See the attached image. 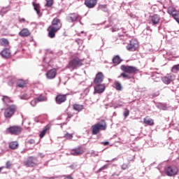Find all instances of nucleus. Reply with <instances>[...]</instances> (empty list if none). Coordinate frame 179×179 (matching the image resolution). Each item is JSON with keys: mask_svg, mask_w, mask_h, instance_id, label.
<instances>
[{"mask_svg": "<svg viewBox=\"0 0 179 179\" xmlns=\"http://www.w3.org/2000/svg\"><path fill=\"white\" fill-rule=\"evenodd\" d=\"M143 123L145 124V125H150V127L155 125V122L153 121V120L149 118V117L148 116L143 119Z\"/></svg>", "mask_w": 179, "mask_h": 179, "instance_id": "nucleus-21", "label": "nucleus"}, {"mask_svg": "<svg viewBox=\"0 0 179 179\" xmlns=\"http://www.w3.org/2000/svg\"><path fill=\"white\" fill-rule=\"evenodd\" d=\"M102 145H104V146H107V145H110V142H108V141L103 142Z\"/></svg>", "mask_w": 179, "mask_h": 179, "instance_id": "nucleus-42", "label": "nucleus"}, {"mask_svg": "<svg viewBox=\"0 0 179 179\" xmlns=\"http://www.w3.org/2000/svg\"><path fill=\"white\" fill-rule=\"evenodd\" d=\"M119 107H122V105H119Z\"/></svg>", "mask_w": 179, "mask_h": 179, "instance_id": "nucleus-46", "label": "nucleus"}, {"mask_svg": "<svg viewBox=\"0 0 179 179\" xmlns=\"http://www.w3.org/2000/svg\"><path fill=\"white\" fill-rule=\"evenodd\" d=\"M0 45L2 47H8L9 46V41L7 38H2L0 39Z\"/></svg>", "mask_w": 179, "mask_h": 179, "instance_id": "nucleus-24", "label": "nucleus"}, {"mask_svg": "<svg viewBox=\"0 0 179 179\" xmlns=\"http://www.w3.org/2000/svg\"><path fill=\"white\" fill-rule=\"evenodd\" d=\"M28 143H29V145H34V143H36V141H34V139H30L28 141Z\"/></svg>", "mask_w": 179, "mask_h": 179, "instance_id": "nucleus-38", "label": "nucleus"}, {"mask_svg": "<svg viewBox=\"0 0 179 179\" xmlns=\"http://www.w3.org/2000/svg\"><path fill=\"white\" fill-rule=\"evenodd\" d=\"M174 79H176V76L173 74H167V76L162 78V81L165 85H170Z\"/></svg>", "mask_w": 179, "mask_h": 179, "instance_id": "nucleus-10", "label": "nucleus"}, {"mask_svg": "<svg viewBox=\"0 0 179 179\" xmlns=\"http://www.w3.org/2000/svg\"><path fill=\"white\" fill-rule=\"evenodd\" d=\"M84 152L85 151L83 150V148L79 147L72 150L71 155H72L73 156H79L80 155H83Z\"/></svg>", "mask_w": 179, "mask_h": 179, "instance_id": "nucleus-17", "label": "nucleus"}, {"mask_svg": "<svg viewBox=\"0 0 179 179\" xmlns=\"http://www.w3.org/2000/svg\"><path fill=\"white\" fill-rule=\"evenodd\" d=\"M55 178H54V177H52V178H49V179H55Z\"/></svg>", "mask_w": 179, "mask_h": 179, "instance_id": "nucleus-45", "label": "nucleus"}, {"mask_svg": "<svg viewBox=\"0 0 179 179\" xmlns=\"http://www.w3.org/2000/svg\"><path fill=\"white\" fill-rule=\"evenodd\" d=\"M85 108V106L83 105L75 103L73 105V110H75V111H78V113H80L82 110Z\"/></svg>", "mask_w": 179, "mask_h": 179, "instance_id": "nucleus-22", "label": "nucleus"}, {"mask_svg": "<svg viewBox=\"0 0 179 179\" xmlns=\"http://www.w3.org/2000/svg\"><path fill=\"white\" fill-rule=\"evenodd\" d=\"M0 55H1L3 58H10V57H12V53L9 48H5L0 52Z\"/></svg>", "mask_w": 179, "mask_h": 179, "instance_id": "nucleus-16", "label": "nucleus"}, {"mask_svg": "<svg viewBox=\"0 0 179 179\" xmlns=\"http://www.w3.org/2000/svg\"><path fill=\"white\" fill-rule=\"evenodd\" d=\"M36 101H47V97L43 96L42 95H40L37 98H36Z\"/></svg>", "mask_w": 179, "mask_h": 179, "instance_id": "nucleus-32", "label": "nucleus"}, {"mask_svg": "<svg viewBox=\"0 0 179 179\" xmlns=\"http://www.w3.org/2000/svg\"><path fill=\"white\" fill-rule=\"evenodd\" d=\"M126 48L128 51H137L139 48V43L136 39H131Z\"/></svg>", "mask_w": 179, "mask_h": 179, "instance_id": "nucleus-8", "label": "nucleus"}, {"mask_svg": "<svg viewBox=\"0 0 179 179\" xmlns=\"http://www.w3.org/2000/svg\"><path fill=\"white\" fill-rule=\"evenodd\" d=\"M113 62L115 65H120V64H121V58L120 56H115L113 59Z\"/></svg>", "mask_w": 179, "mask_h": 179, "instance_id": "nucleus-28", "label": "nucleus"}, {"mask_svg": "<svg viewBox=\"0 0 179 179\" xmlns=\"http://www.w3.org/2000/svg\"><path fill=\"white\" fill-rule=\"evenodd\" d=\"M104 80V74H103L101 72H99L94 79V85H99L103 83V81Z\"/></svg>", "mask_w": 179, "mask_h": 179, "instance_id": "nucleus-12", "label": "nucleus"}, {"mask_svg": "<svg viewBox=\"0 0 179 179\" xmlns=\"http://www.w3.org/2000/svg\"><path fill=\"white\" fill-rule=\"evenodd\" d=\"M9 148L10 149H17L19 148V143L17 141H12L9 143Z\"/></svg>", "mask_w": 179, "mask_h": 179, "instance_id": "nucleus-27", "label": "nucleus"}, {"mask_svg": "<svg viewBox=\"0 0 179 179\" xmlns=\"http://www.w3.org/2000/svg\"><path fill=\"white\" fill-rule=\"evenodd\" d=\"M64 138H66V139H72V138H73V134H71L69 133H66L65 135H64Z\"/></svg>", "mask_w": 179, "mask_h": 179, "instance_id": "nucleus-34", "label": "nucleus"}, {"mask_svg": "<svg viewBox=\"0 0 179 179\" xmlns=\"http://www.w3.org/2000/svg\"><path fill=\"white\" fill-rule=\"evenodd\" d=\"M67 118L66 120H70V118H72L73 117V114H71V113H67Z\"/></svg>", "mask_w": 179, "mask_h": 179, "instance_id": "nucleus-40", "label": "nucleus"}, {"mask_svg": "<svg viewBox=\"0 0 179 179\" xmlns=\"http://www.w3.org/2000/svg\"><path fill=\"white\" fill-rule=\"evenodd\" d=\"M31 35V32H30V30L27 28H24L19 32V36L20 37H29V36Z\"/></svg>", "mask_w": 179, "mask_h": 179, "instance_id": "nucleus-18", "label": "nucleus"}, {"mask_svg": "<svg viewBox=\"0 0 179 179\" xmlns=\"http://www.w3.org/2000/svg\"><path fill=\"white\" fill-rule=\"evenodd\" d=\"M151 21L153 26H156V24H159L160 23V15L157 14H155L151 16Z\"/></svg>", "mask_w": 179, "mask_h": 179, "instance_id": "nucleus-20", "label": "nucleus"}, {"mask_svg": "<svg viewBox=\"0 0 179 179\" xmlns=\"http://www.w3.org/2000/svg\"><path fill=\"white\" fill-rule=\"evenodd\" d=\"M97 2H99V0H85L84 3L89 9H93V8H96Z\"/></svg>", "mask_w": 179, "mask_h": 179, "instance_id": "nucleus-13", "label": "nucleus"}, {"mask_svg": "<svg viewBox=\"0 0 179 179\" xmlns=\"http://www.w3.org/2000/svg\"><path fill=\"white\" fill-rule=\"evenodd\" d=\"M24 86H26V81L23 80H20L17 81L18 87H24Z\"/></svg>", "mask_w": 179, "mask_h": 179, "instance_id": "nucleus-30", "label": "nucleus"}, {"mask_svg": "<svg viewBox=\"0 0 179 179\" xmlns=\"http://www.w3.org/2000/svg\"><path fill=\"white\" fill-rule=\"evenodd\" d=\"M12 166V163H10V161H8L6 162V169H10V166Z\"/></svg>", "mask_w": 179, "mask_h": 179, "instance_id": "nucleus-39", "label": "nucleus"}, {"mask_svg": "<svg viewBox=\"0 0 179 179\" xmlns=\"http://www.w3.org/2000/svg\"><path fill=\"white\" fill-rule=\"evenodd\" d=\"M32 4L34 6V10H36L37 15H38V16H41V12H40V4L36 3V2H33Z\"/></svg>", "mask_w": 179, "mask_h": 179, "instance_id": "nucleus-23", "label": "nucleus"}, {"mask_svg": "<svg viewBox=\"0 0 179 179\" xmlns=\"http://www.w3.org/2000/svg\"><path fill=\"white\" fill-rule=\"evenodd\" d=\"M62 27V23H61V20L58 17H55L52 24L48 27V36L50 38H55V34L61 30Z\"/></svg>", "mask_w": 179, "mask_h": 179, "instance_id": "nucleus-1", "label": "nucleus"}, {"mask_svg": "<svg viewBox=\"0 0 179 179\" xmlns=\"http://www.w3.org/2000/svg\"><path fill=\"white\" fill-rule=\"evenodd\" d=\"M37 103H38V102L37 101V99H34V100H32V101H31V105L32 106V107H36Z\"/></svg>", "mask_w": 179, "mask_h": 179, "instance_id": "nucleus-35", "label": "nucleus"}, {"mask_svg": "<svg viewBox=\"0 0 179 179\" xmlns=\"http://www.w3.org/2000/svg\"><path fill=\"white\" fill-rule=\"evenodd\" d=\"M92 135H97L100 134V131H106L107 129V124L105 121H102V123L99 122L91 127Z\"/></svg>", "mask_w": 179, "mask_h": 179, "instance_id": "nucleus-4", "label": "nucleus"}, {"mask_svg": "<svg viewBox=\"0 0 179 179\" xmlns=\"http://www.w3.org/2000/svg\"><path fill=\"white\" fill-rule=\"evenodd\" d=\"M2 101H3L6 106H9V104H10V103L13 102L12 99H10V98L8 96H3Z\"/></svg>", "mask_w": 179, "mask_h": 179, "instance_id": "nucleus-25", "label": "nucleus"}, {"mask_svg": "<svg viewBox=\"0 0 179 179\" xmlns=\"http://www.w3.org/2000/svg\"><path fill=\"white\" fill-rule=\"evenodd\" d=\"M129 115V110L125 108L124 112V117H127Z\"/></svg>", "mask_w": 179, "mask_h": 179, "instance_id": "nucleus-36", "label": "nucleus"}, {"mask_svg": "<svg viewBox=\"0 0 179 179\" xmlns=\"http://www.w3.org/2000/svg\"><path fill=\"white\" fill-rule=\"evenodd\" d=\"M94 93L101 94L106 90V84H95Z\"/></svg>", "mask_w": 179, "mask_h": 179, "instance_id": "nucleus-14", "label": "nucleus"}, {"mask_svg": "<svg viewBox=\"0 0 179 179\" xmlns=\"http://www.w3.org/2000/svg\"><path fill=\"white\" fill-rule=\"evenodd\" d=\"M134 83H135V80H134Z\"/></svg>", "mask_w": 179, "mask_h": 179, "instance_id": "nucleus-47", "label": "nucleus"}, {"mask_svg": "<svg viewBox=\"0 0 179 179\" xmlns=\"http://www.w3.org/2000/svg\"><path fill=\"white\" fill-rule=\"evenodd\" d=\"M165 173L168 177H174L178 174V167L175 165H171L166 168Z\"/></svg>", "mask_w": 179, "mask_h": 179, "instance_id": "nucleus-6", "label": "nucleus"}, {"mask_svg": "<svg viewBox=\"0 0 179 179\" xmlns=\"http://www.w3.org/2000/svg\"><path fill=\"white\" fill-rule=\"evenodd\" d=\"M66 96H68V94H57L55 97V101H56L57 104H62V103H65V101H66V100H67Z\"/></svg>", "mask_w": 179, "mask_h": 179, "instance_id": "nucleus-11", "label": "nucleus"}, {"mask_svg": "<svg viewBox=\"0 0 179 179\" xmlns=\"http://www.w3.org/2000/svg\"><path fill=\"white\" fill-rule=\"evenodd\" d=\"M45 76L48 79H55L57 76V69H52L49 70L46 73Z\"/></svg>", "mask_w": 179, "mask_h": 179, "instance_id": "nucleus-15", "label": "nucleus"}, {"mask_svg": "<svg viewBox=\"0 0 179 179\" xmlns=\"http://www.w3.org/2000/svg\"><path fill=\"white\" fill-rule=\"evenodd\" d=\"M54 5V0H47L46 6L48 8H51Z\"/></svg>", "mask_w": 179, "mask_h": 179, "instance_id": "nucleus-33", "label": "nucleus"}, {"mask_svg": "<svg viewBox=\"0 0 179 179\" xmlns=\"http://www.w3.org/2000/svg\"><path fill=\"white\" fill-rule=\"evenodd\" d=\"M114 85H115V89H116V90H118L119 92H121V90H122V85H121V83L118 81H115L114 83Z\"/></svg>", "mask_w": 179, "mask_h": 179, "instance_id": "nucleus-29", "label": "nucleus"}, {"mask_svg": "<svg viewBox=\"0 0 179 179\" xmlns=\"http://www.w3.org/2000/svg\"><path fill=\"white\" fill-rule=\"evenodd\" d=\"M2 169H3V167L0 168V173H1V171H2Z\"/></svg>", "mask_w": 179, "mask_h": 179, "instance_id": "nucleus-44", "label": "nucleus"}, {"mask_svg": "<svg viewBox=\"0 0 179 179\" xmlns=\"http://www.w3.org/2000/svg\"><path fill=\"white\" fill-rule=\"evenodd\" d=\"M37 158L29 157L26 161L24 162V165L26 167H34V166H37Z\"/></svg>", "mask_w": 179, "mask_h": 179, "instance_id": "nucleus-9", "label": "nucleus"}, {"mask_svg": "<svg viewBox=\"0 0 179 179\" xmlns=\"http://www.w3.org/2000/svg\"><path fill=\"white\" fill-rule=\"evenodd\" d=\"M79 17V15L78 13H71L67 16L68 22H76Z\"/></svg>", "mask_w": 179, "mask_h": 179, "instance_id": "nucleus-19", "label": "nucleus"}, {"mask_svg": "<svg viewBox=\"0 0 179 179\" xmlns=\"http://www.w3.org/2000/svg\"><path fill=\"white\" fill-rule=\"evenodd\" d=\"M178 71H179V64L174 65L172 67L171 72H173V73H177V72Z\"/></svg>", "mask_w": 179, "mask_h": 179, "instance_id": "nucleus-31", "label": "nucleus"}, {"mask_svg": "<svg viewBox=\"0 0 179 179\" xmlns=\"http://www.w3.org/2000/svg\"><path fill=\"white\" fill-rule=\"evenodd\" d=\"M22 131H23L22 127L16 125L10 126L7 129V131L8 134H10V135H20Z\"/></svg>", "mask_w": 179, "mask_h": 179, "instance_id": "nucleus-7", "label": "nucleus"}, {"mask_svg": "<svg viewBox=\"0 0 179 179\" xmlns=\"http://www.w3.org/2000/svg\"><path fill=\"white\" fill-rule=\"evenodd\" d=\"M84 61L85 59H80L78 57H74L69 62V64H67L66 67L69 69H72V71H73L74 69H78V68L83 65Z\"/></svg>", "mask_w": 179, "mask_h": 179, "instance_id": "nucleus-3", "label": "nucleus"}, {"mask_svg": "<svg viewBox=\"0 0 179 179\" xmlns=\"http://www.w3.org/2000/svg\"><path fill=\"white\" fill-rule=\"evenodd\" d=\"M162 110H167V106L166 105H163Z\"/></svg>", "mask_w": 179, "mask_h": 179, "instance_id": "nucleus-43", "label": "nucleus"}, {"mask_svg": "<svg viewBox=\"0 0 179 179\" xmlns=\"http://www.w3.org/2000/svg\"><path fill=\"white\" fill-rule=\"evenodd\" d=\"M120 69L124 72L120 74L119 78H124L125 79H135L134 75L139 71L138 68L132 66L122 65Z\"/></svg>", "mask_w": 179, "mask_h": 179, "instance_id": "nucleus-2", "label": "nucleus"}, {"mask_svg": "<svg viewBox=\"0 0 179 179\" xmlns=\"http://www.w3.org/2000/svg\"><path fill=\"white\" fill-rule=\"evenodd\" d=\"M26 22V19L24 18H19V22L20 23H24Z\"/></svg>", "mask_w": 179, "mask_h": 179, "instance_id": "nucleus-41", "label": "nucleus"}, {"mask_svg": "<svg viewBox=\"0 0 179 179\" xmlns=\"http://www.w3.org/2000/svg\"><path fill=\"white\" fill-rule=\"evenodd\" d=\"M17 110V106L15 104L8 106L4 111L5 118H12Z\"/></svg>", "mask_w": 179, "mask_h": 179, "instance_id": "nucleus-5", "label": "nucleus"}, {"mask_svg": "<svg viewBox=\"0 0 179 179\" xmlns=\"http://www.w3.org/2000/svg\"><path fill=\"white\" fill-rule=\"evenodd\" d=\"M50 126L48 125L45 126L43 130L41 131V134L39 135L40 138H43V136H45V134H47V131H50Z\"/></svg>", "mask_w": 179, "mask_h": 179, "instance_id": "nucleus-26", "label": "nucleus"}, {"mask_svg": "<svg viewBox=\"0 0 179 179\" xmlns=\"http://www.w3.org/2000/svg\"><path fill=\"white\" fill-rule=\"evenodd\" d=\"M121 167L122 170H127L128 169V164H123Z\"/></svg>", "mask_w": 179, "mask_h": 179, "instance_id": "nucleus-37", "label": "nucleus"}]
</instances>
